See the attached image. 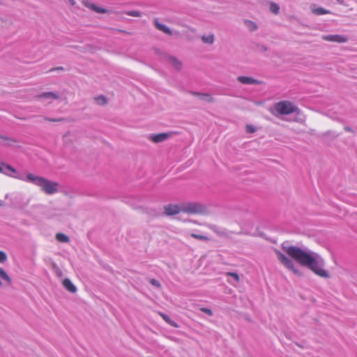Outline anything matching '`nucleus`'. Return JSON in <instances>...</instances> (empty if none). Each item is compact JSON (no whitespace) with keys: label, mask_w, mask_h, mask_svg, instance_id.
I'll return each instance as SVG.
<instances>
[{"label":"nucleus","mask_w":357,"mask_h":357,"mask_svg":"<svg viewBox=\"0 0 357 357\" xmlns=\"http://www.w3.org/2000/svg\"><path fill=\"white\" fill-rule=\"evenodd\" d=\"M227 275H229V276H231L232 278H234L237 282H239L240 280V278H239V275L236 273H231V272H228L226 273Z\"/></svg>","instance_id":"obj_29"},{"label":"nucleus","mask_w":357,"mask_h":357,"mask_svg":"<svg viewBox=\"0 0 357 357\" xmlns=\"http://www.w3.org/2000/svg\"><path fill=\"white\" fill-rule=\"evenodd\" d=\"M69 2L72 6H75L76 3V2L74 0H69Z\"/></svg>","instance_id":"obj_36"},{"label":"nucleus","mask_w":357,"mask_h":357,"mask_svg":"<svg viewBox=\"0 0 357 357\" xmlns=\"http://www.w3.org/2000/svg\"><path fill=\"white\" fill-rule=\"evenodd\" d=\"M238 80L244 84H252L258 83V81L256 79L246 76H240L238 77Z\"/></svg>","instance_id":"obj_13"},{"label":"nucleus","mask_w":357,"mask_h":357,"mask_svg":"<svg viewBox=\"0 0 357 357\" xmlns=\"http://www.w3.org/2000/svg\"><path fill=\"white\" fill-rule=\"evenodd\" d=\"M201 311L208 314L209 316H212L213 315V312L212 311L208 309V308H206V307H202L201 308Z\"/></svg>","instance_id":"obj_32"},{"label":"nucleus","mask_w":357,"mask_h":357,"mask_svg":"<svg viewBox=\"0 0 357 357\" xmlns=\"http://www.w3.org/2000/svg\"><path fill=\"white\" fill-rule=\"evenodd\" d=\"M275 109L280 114H290L297 110V107L291 102L284 100L280 101L275 105Z\"/></svg>","instance_id":"obj_4"},{"label":"nucleus","mask_w":357,"mask_h":357,"mask_svg":"<svg viewBox=\"0 0 357 357\" xmlns=\"http://www.w3.org/2000/svg\"><path fill=\"white\" fill-rule=\"evenodd\" d=\"M190 236L195 238V239H197V240H201V241H209L210 238L206 236H204V235H201V234H195V233H192L190 234Z\"/></svg>","instance_id":"obj_22"},{"label":"nucleus","mask_w":357,"mask_h":357,"mask_svg":"<svg viewBox=\"0 0 357 357\" xmlns=\"http://www.w3.org/2000/svg\"><path fill=\"white\" fill-rule=\"evenodd\" d=\"M126 14L129 15V16L136 17H141V15H142L141 13L139 11H137V10L127 11V12H126Z\"/></svg>","instance_id":"obj_27"},{"label":"nucleus","mask_w":357,"mask_h":357,"mask_svg":"<svg viewBox=\"0 0 357 357\" xmlns=\"http://www.w3.org/2000/svg\"><path fill=\"white\" fill-rule=\"evenodd\" d=\"M1 285H2V282L0 281V286H1Z\"/></svg>","instance_id":"obj_38"},{"label":"nucleus","mask_w":357,"mask_h":357,"mask_svg":"<svg viewBox=\"0 0 357 357\" xmlns=\"http://www.w3.org/2000/svg\"><path fill=\"white\" fill-rule=\"evenodd\" d=\"M56 70H63V67H59L56 68Z\"/></svg>","instance_id":"obj_37"},{"label":"nucleus","mask_w":357,"mask_h":357,"mask_svg":"<svg viewBox=\"0 0 357 357\" xmlns=\"http://www.w3.org/2000/svg\"><path fill=\"white\" fill-rule=\"evenodd\" d=\"M45 120L47 121H51V122H60V121H63V119H50V118H45Z\"/></svg>","instance_id":"obj_33"},{"label":"nucleus","mask_w":357,"mask_h":357,"mask_svg":"<svg viewBox=\"0 0 357 357\" xmlns=\"http://www.w3.org/2000/svg\"><path fill=\"white\" fill-rule=\"evenodd\" d=\"M26 180L40 187L41 190L45 194L53 195L58 192L59 183L57 182L50 181L31 173L26 175Z\"/></svg>","instance_id":"obj_2"},{"label":"nucleus","mask_w":357,"mask_h":357,"mask_svg":"<svg viewBox=\"0 0 357 357\" xmlns=\"http://www.w3.org/2000/svg\"><path fill=\"white\" fill-rule=\"evenodd\" d=\"M169 62L177 70H180L182 67V63L174 56L168 58Z\"/></svg>","instance_id":"obj_16"},{"label":"nucleus","mask_w":357,"mask_h":357,"mask_svg":"<svg viewBox=\"0 0 357 357\" xmlns=\"http://www.w3.org/2000/svg\"><path fill=\"white\" fill-rule=\"evenodd\" d=\"M285 252L298 263L309 268L313 273L324 278H330V275L317 259V254L309 253L296 246L283 248Z\"/></svg>","instance_id":"obj_1"},{"label":"nucleus","mask_w":357,"mask_h":357,"mask_svg":"<svg viewBox=\"0 0 357 357\" xmlns=\"http://www.w3.org/2000/svg\"><path fill=\"white\" fill-rule=\"evenodd\" d=\"M0 278L6 281L8 284L11 283L10 278L2 268H0Z\"/></svg>","instance_id":"obj_20"},{"label":"nucleus","mask_w":357,"mask_h":357,"mask_svg":"<svg viewBox=\"0 0 357 357\" xmlns=\"http://www.w3.org/2000/svg\"><path fill=\"white\" fill-rule=\"evenodd\" d=\"M245 24L248 26V28L252 31L256 30L257 28L256 24L250 20L245 21Z\"/></svg>","instance_id":"obj_23"},{"label":"nucleus","mask_w":357,"mask_h":357,"mask_svg":"<svg viewBox=\"0 0 357 357\" xmlns=\"http://www.w3.org/2000/svg\"><path fill=\"white\" fill-rule=\"evenodd\" d=\"M182 213L192 215H202L207 212V207L201 202H189L182 203Z\"/></svg>","instance_id":"obj_3"},{"label":"nucleus","mask_w":357,"mask_h":357,"mask_svg":"<svg viewBox=\"0 0 357 357\" xmlns=\"http://www.w3.org/2000/svg\"><path fill=\"white\" fill-rule=\"evenodd\" d=\"M150 283H151L152 285H153V286H155V287H158V288H160V287H161V284H160V283L159 282V281H158V280H155V279H151V280H150Z\"/></svg>","instance_id":"obj_30"},{"label":"nucleus","mask_w":357,"mask_h":357,"mask_svg":"<svg viewBox=\"0 0 357 357\" xmlns=\"http://www.w3.org/2000/svg\"><path fill=\"white\" fill-rule=\"evenodd\" d=\"M158 314L162 318V319L166 323H167L170 326H173L174 328H178V325L174 321L172 320L168 315H167V314H164L163 312H159Z\"/></svg>","instance_id":"obj_14"},{"label":"nucleus","mask_w":357,"mask_h":357,"mask_svg":"<svg viewBox=\"0 0 357 357\" xmlns=\"http://www.w3.org/2000/svg\"><path fill=\"white\" fill-rule=\"evenodd\" d=\"M0 137L2 139L8 142L9 145H12V144L17 142V141L16 139H13V138L7 137H4V136H1Z\"/></svg>","instance_id":"obj_28"},{"label":"nucleus","mask_w":357,"mask_h":357,"mask_svg":"<svg viewBox=\"0 0 357 357\" xmlns=\"http://www.w3.org/2000/svg\"><path fill=\"white\" fill-rule=\"evenodd\" d=\"M154 24L157 29L162 31L163 33L170 36L172 34V32L170 30V29L167 26L160 23L157 18L154 20Z\"/></svg>","instance_id":"obj_11"},{"label":"nucleus","mask_w":357,"mask_h":357,"mask_svg":"<svg viewBox=\"0 0 357 357\" xmlns=\"http://www.w3.org/2000/svg\"><path fill=\"white\" fill-rule=\"evenodd\" d=\"M56 239L62 243H68L69 242L70 239L68 236H67L66 234L63 233H58L56 234Z\"/></svg>","instance_id":"obj_19"},{"label":"nucleus","mask_w":357,"mask_h":357,"mask_svg":"<svg viewBox=\"0 0 357 357\" xmlns=\"http://www.w3.org/2000/svg\"><path fill=\"white\" fill-rule=\"evenodd\" d=\"M169 136V135L168 133L162 132L156 135H153L151 136L150 138L153 142L159 143L166 140Z\"/></svg>","instance_id":"obj_10"},{"label":"nucleus","mask_w":357,"mask_h":357,"mask_svg":"<svg viewBox=\"0 0 357 357\" xmlns=\"http://www.w3.org/2000/svg\"><path fill=\"white\" fill-rule=\"evenodd\" d=\"M63 285L68 291H69L71 293H75L77 291L76 287L68 278H66L63 280Z\"/></svg>","instance_id":"obj_12"},{"label":"nucleus","mask_w":357,"mask_h":357,"mask_svg":"<svg viewBox=\"0 0 357 357\" xmlns=\"http://www.w3.org/2000/svg\"><path fill=\"white\" fill-rule=\"evenodd\" d=\"M246 131L249 133H252L255 131V129L252 126L248 125L246 126Z\"/></svg>","instance_id":"obj_34"},{"label":"nucleus","mask_w":357,"mask_h":357,"mask_svg":"<svg viewBox=\"0 0 357 357\" xmlns=\"http://www.w3.org/2000/svg\"><path fill=\"white\" fill-rule=\"evenodd\" d=\"M39 98H47L56 100L59 98V96L52 92H45L38 96Z\"/></svg>","instance_id":"obj_17"},{"label":"nucleus","mask_w":357,"mask_h":357,"mask_svg":"<svg viewBox=\"0 0 357 357\" xmlns=\"http://www.w3.org/2000/svg\"><path fill=\"white\" fill-rule=\"evenodd\" d=\"M322 39L326 41L335 42L338 43H344L348 41V38L346 36L339 34L324 35L322 36Z\"/></svg>","instance_id":"obj_7"},{"label":"nucleus","mask_w":357,"mask_h":357,"mask_svg":"<svg viewBox=\"0 0 357 357\" xmlns=\"http://www.w3.org/2000/svg\"><path fill=\"white\" fill-rule=\"evenodd\" d=\"M82 3L86 8H89L93 10V11L98 13H108V10L107 9L101 8L100 6H98L93 4V3H91L89 2V1H83Z\"/></svg>","instance_id":"obj_9"},{"label":"nucleus","mask_w":357,"mask_h":357,"mask_svg":"<svg viewBox=\"0 0 357 357\" xmlns=\"http://www.w3.org/2000/svg\"><path fill=\"white\" fill-rule=\"evenodd\" d=\"M95 100L99 105H105L107 103V99L104 96H99L96 97Z\"/></svg>","instance_id":"obj_24"},{"label":"nucleus","mask_w":357,"mask_h":357,"mask_svg":"<svg viewBox=\"0 0 357 357\" xmlns=\"http://www.w3.org/2000/svg\"><path fill=\"white\" fill-rule=\"evenodd\" d=\"M193 94L204 98L208 102H214V98L208 93H194Z\"/></svg>","instance_id":"obj_18"},{"label":"nucleus","mask_w":357,"mask_h":357,"mask_svg":"<svg viewBox=\"0 0 357 357\" xmlns=\"http://www.w3.org/2000/svg\"><path fill=\"white\" fill-rule=\"evenodd\" d=\"M158 314L162 318V319L166 323H167L170 326H173L174 328H178V325L174 321L172 320L168 315H167V314H164L163 312H159Z\"/></svg>","instance_id":"obj_15"},{"label":"nucleus","mask_w":357,"mask_h":357,"mask_svg":"<svg viewBox=\"0 0 357 357\" xmlns=\"http://www.w3.org/2000/svg\"><path fill=\"white\" fill-rule=\"evenodd\" d=\"M276 255L279 261L289 270L291 271L294 274L301 275V273L296 268L293 261L286 257L280 251H276Z\"/></svg>","instance_id":"obj_5"},{"label":"nucleus","mask_w":357,"mask_h":357,"mask_svg":"<svg viewBox=\"0 0 357 357\" xmlns=\"http://www.w3.org/2000/svg\"><path fill=\"white\" fill-rule=\"evenodd\" d=\"M1 205V204L0 203V206Z\"/></svg>","instance_id":"obj_39"},{"label":"nucleus","mask_w":357,"mask_h":357,"mask_svg":"<svg viewBox=\"0 0 357 357\" xmlns=\"http://www.w3.org/2000/svg\"><path fill=\"white\" fill-rule=\"evenodd\" d=\"M7 259V255L3 251H0V262L3 263Z\"/></svg>","instance_id":"obj_31"},{"label":"nucleus","mask_w":357,"mask_h":357,"mask_svg":"<svg viewBox=\"0 0 357 357\" xmlns=\"http://www.w3.org/2000/svg\"><path fill=\"white\" fill-rule=\"evenodd\" d=\"M182 203L180 205L169 204L164 207V213L166 215H175L182 212Z\"/></svg>","instance_id":"obj_6"},{"label":"nucleus","mask_w":357,"mask_h":357,"mask_svg":"<svg viewBox=\"0 0 357 357\" xmlns=\"http://www.w3.org/2000/svg\"><path fill=\"white\" fill-rule=\"evenodd\" d=\"M329 12L326 10L324 8H316L314 10H313V13L316 14V15H324V14H326V13H328Z\"/></svg>","instance_id":"obj_26"},{"label":"nucleus","mask_w":357,"mask_h":357,"mask_svg":"<svg viewBox=\"0 0 357 357\" xmlns=\"http://www.w3.org/2000/svg\"><path fill=\"white\" fill-rule=\"evenodd\" d=\"M280 10V7L277 3H271L270 6V10L274 13L278 14Z\"/></svg>","instance_id":"obj_25"},{"label":"nucleus","mask_w":357,"mask_h":357,"mask_svg":"<svg viewBox=\"0 0 357 357\" xmlns=\"http://www.w3.org/2000/svg\"><path fill=\"white\" fill-rule=\"evenodd\" d=\"M17 171L13 167L9 165H7L4 162L0 163V173H3L9 176L15 177L13 174H15Z\"/></svg>","instance_id":"obj_8"},{"label":"nucleus","mask_w":357,"mask_h":357,"mask_svg":"<svg viewBox=\"0 0 357 357\" xmlns=\"http://www.w3.org/2000/svg\"><path fill=\"white\" fill-rule=\"evenodd\" d=\"M117 31H119V32H122V33H126V34L130 33L129 32H128V31H126L125 30L117 29Z\"/></svg>","instance_id":"obj_35"},{"label":"nucleus","mask_w":357,"mask_h":357,"mask_svg":"<svg viewBox=\"0 0 357 357\" xmlns=\"http://www.w3.org/2000/svg\"><path fill=\"white\" fill-rule=\"evenodd\" d=\"M202 40L204 43L212 44L214 41V36L213 34L203 36Z\"/></svg>","instance_id":"obj_21"}]
</instances>
